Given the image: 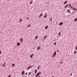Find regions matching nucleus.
Masks as SVG:
<instances>
[{
    "label": "nucleus",
    "mask_w": 77,
    "mask_h": 77,
    "mask_svg": "<svg viewBox=\"0 0 77 77\" xmlns=\"http://www.w3.org/2000/svg\"><path fill=\"white\" fill-rule=\"evenodd\" d=\"M41 72H39L37 73V74H36V75H35V77H38L40 74H41Z\"/></svg>",
    "instance_id": "1"
},
{
    "label": "nucleus",
    "mask_w": 77,
    "mask_h": 77,
    "mask_svg": "<svg viewBox=\"0 0 77 77\" xmlns=\"http://www.w3.org/2000/svg\"><path fill=\"white\" fill-rule=\"evenodd\" d=\"M41 47L40 46H38L37 47V50H39L40 49V48Z\"/></svg>",
    "instance_id": "2"
},
{
    "label": "nucleus",
    "mask_w": 77,
    "mask_h": 77,
    "mask_svg": "<svg viewBox=\"0 0 77 77\" xmlns=\"http://www.w3.org/2000/svg\"><path fill=\"white\" fill-rule=\"evenodd\" d=\"M56 55V51H55L54 53V56H55Z\"/></svg>",
    "instance_id": "3"
},
{
    "label": "nucleus",
    "mask_w": 77,
    "mask_h": 77,
    "mask_svg": "<svg viewBox=\"0 0 77 77\" xmlns=\"http://www.w3.org/2000/svg\"><path fill=\"white\" fill-rule=\"evenodd\" d=\"M24 73H25V72L24 71H23L22 72V74L21 75H24Z\"/></svg>",
    "instance_id": "4"
},
{
    "label": "nucleus",
    "mask_w": 77,
    "mask_h": 77,
    "mask_svg": "<svg viewBox=\"0 0 77 77\" xmlns=\"http://www.w3.org/2000/svg\"><path fill=\"white\" fill-rule=\"evenodd\" d=\"M23 39L22 38H20V41L21 42V43H23Z\"/></svg>",
    "instance_id": "5"
},
{
    "label": "nucleus",
    "mask_w": 77,
    "mask_h": 77,
    "mask_svg": "<svg viewBox=\"0 0 77 77\" xmlns=\"http://www.w3.org/2000/svg\"><path fill=\"white\" fill-rule=\"evenodd\" d=\"M67 12L68 13H70V12H71V11L69 10H67Z\"/></svg>",
    "instance_id": "6"
},
{
    "label": "nucleus",
    "mask_w": 77,
    "mask_h": 77,
    "mask_svg": "<svg viewBox=\"0 0 77 77\" xmlns=\"http://www.w3.org/2000/svg\"><path fill=\"white\" fill-rule=\"evenodd\" d=\"M62 24H63V22H61L59 24V25L60 26H61V25H62Z\"/></svg>",
    "instance_id": "7"
},
{
    "label": "nucleus",
    "mask_w": 77,
    "mask_h": 77,
    "mask_svg": "<svg viewBox=\"0 0 77 77\" xmlns=\"http://www.w3.org/2000/svg\"><path fill=\"white\" fill-rule=\"evenodd\" d=\"M17 46H20V43L19 42L17 43Z\"/></svg>",
    "instance_id": "8"
},
{
    "label": "nucleus",
    "mask_w": 77,
    "mask_h": 77,
    "mask_svg": "<svg viewBox=\"0 0 77 77\" xmlns=\"http://www.w3.org/2000/svg\"><path fill=\"white\" fill-rule=\"evenodd\" d=\"M31 67V66H29L27 68V70H29V69H30V68Z\"/></svg>",
    "instance_id": "9"
},
{
    "label": "nucleus",
    "mask_w": 77,
    "mask_h": 77,
    "mask_svg": "<svg viewBox=\"0 0 77 77\" xmlns=\"http://www.w3.org/2000/svg\"><path fill=\"white\" fill-rule=\"evenodd\" d=\"M43 16V14H41L38 17L39 18H40L41 17H42V16Z\"/></svg>",
    "instance_id": "10"
},
{
    "label": "nucleus",
    "mask_w": 77,
    "mask_h": 77,
    "mask_svg": "<svg viewBox=\"0 0 77 77\" xmlns=\"http://www.w3.org/2000/svg\"><path fill=\"white\" fill-rule=\"evenodd\" d=\"M73 53H74V54H76V53H77V51H75V50H74Z\"/></svg>",
    "instance_id": "11"
},
{
    "label": "nucleus",
    "mask_w": 77,
    "mask_h": 77,
    "mask_svg": "<svg viewBox=\"0 0 77 77\" xmlns=\"http://www.w3.org/2000/svg\"><path fill=\"white\" fill-rule=\"evenodd\" d=\"M34 54H32L31 55H30L31 58H32L33 57V56Z\"/></svg>",
    "instance_id": "12"
},
{
    "label": "nucleus",
    "mask_w": 77,
    "mask_h": 77,
    "mask_svg": "<svg viewBox=\"0 0 77 77\" xmlns=\"http://www.w3.org/2000/svg\"><path fill=\"white\" fill-rule=\"evenodd\" d=\"M5 65H6V63H5L4 64L2 65V67H4V66H5Z\"/></svg>",
    "instance_id": "13"
},
{
    "label": "nucleus",
    "mask_w": 77,
    "mask_h": 77,
    "mask_svg": "<svg viewBox=\"0 0 77 77\" xmlns=\"http://www.w3.org/2000/svg\"><path fill=\"white\" fill-rule=\"evenodd\" d=\"M45 29H48V26H46L45 27Z\"/></svg>",
    "instance_id": "14"
},
{
    "label": "nucleus",
    "mask_w": 77,
    "mask_h": 77,
    "mask_svg": "<svg viewBox=\"0 0 77 77\" xmlns=\"http://www.w3.org/2000/svg\"><path fill=\"white\" fill-rule=\"evenodd\" d=\"M66 3H67V1H66V2H65L63 4H64V5H65V4H66Z\"/></svg>",
    "instance_id": "15"
},
{
    "label": "nucleus",
    "mask_w": 77,
    "mask_h": 77,
    "mask_svg": "<svg viewBox=\"0 0 77 77\" xmlns=\"http://www.w3.org/2000/svg\"><path fill=\"white\" fill-rule=\"evenodd\" d=\"M47 17V15H45L44 17V18H46V17Z\"/></svg>",
    "instance_id": "16"
},
{
    "label": "nucleus",
    "mask_w": 77,
    "mask_h": 77,
    "mask_svg": "<svg viewBox=\"0 0 77 77\" xmlns=\"http://www.w3.org/2000/svg\"><path fill=\"white\" fill-rule=\"evenodd\" d=\"M40 67H41V66H38V67H37V69H39Z\"/></svg>",
    "instance_id": "17"
},
{
    "label": "nucleus",
    "mask_w": 77,
    "mask_h": 77,
    "mask_svg": "<svg viewBox=\"0 0 77 77\" xmlns=\"http://www.w3.org/2000/svg\"><path fill=\"white\" fill-rule=\"evenodd\" d=\"M37 72V69H35V73H36Z\"/></svg>",
    "instance_id": "18"
},
{
    "label": "nucleus",
    "mask_w": 77,
    "mask_h": 77,
    "mask_svg": "<svg viewBox=\"0 0 77 77\" xmlns=\"http://www.w3.org/2000/svg\"><path fill=\"white\" fill-rule=\"evenodd\" d=\"M68 6V4H67V5H66L65 7V8H66Z\"/></svg>",
    "instance_id": "19"
},
{
    "label": "nucleus",
    "mask_w": 77,
    "mask_h": 77,
    "mask_svg": "<svg viewBox=\"0 0 77 77\" xmlns=\"http://www.w3.org/2000/svg\"><path fill=\"white\" fill-rule=\"evenodd\" d=\"M29 74H28V75H30V74H31V72H29Z\"/></svg>",
    "instance_id": "20"
},
{
    "label": "nucleus",
    "mask_w": 77,
    "mask_h": 77,
    "mask_svg": "<svg viewBox=\"0 0 77 77\" xmlns=\"http://www.w3.org/2000/svg\"><path fill=\"white\" fill-rule=\"evenodd\" d=\"M12 66H15V64H13L11 65Z\"/></svg>",
    "instance_id": "21"
},
{
    "label": "nucleus",
    "mask_w": 77,
    "mask_h": 77,
    "mask_svg": "<svg viewBox=\"0 0 77 77\" xmlns=\"http://www.w3.org/2000/svg\"><path fill=\"white\" fill-rule=\"evenodd\" d=\"M32 3H33V2H32V1L31 2L29 3L30 5H31V4H32Z\"/></svg>",
    "instance_id": "22"
},
{
    "label": "nucleus",
    "mask_w": 77,
    "mask_h": 77,
    "mask_svg": "<svg viewBox=\"0 0 77 77\" xmlns=\"http://www.w3.org/2000/svg\"><path fill=\"white\" fill-rule=\"evenodd\" d=\"M47 36H45L44 37V39H45V38H47Z\"/></svg>",
    "instance_id": "23"
},
{
    "label": "nucleus",
    "mask_w": 77,
    "mask_h": 77,
    "mask_svg": "<svg viewBox=\"0 0 77 77\" xmlns=\"http://www.w3.org/2000/svg\"><path fill=\"white\" fill-rule=\"evenodd\" d=\"M75 50H77V46L75 47Z\"/></svg>",
    "instance_id": "24"
},
{
    "label": "nucleus",
    "mask_w": 77,
    "mask_h": 77,
    "mask_svg": "<svg viewBox=\"0 0 77 77\" xmlns=\"http://www.w3.org/2000/svg\"><path fill=\"white\" fill-rule=\"evenodd\" d=\"M77 18H76L75 19L74 21H77Z\"/></svg>",
    "instance_id": "25"
},
{
    "label": "nucleus",
    "mask_w": 77,
    "mask_h": 77,
    "mask_svg": "<svg viewBox=\"0 0 77 77\" xmlns=\"http://www.w3.org/2000/svg\"><path fill=\"white\" fill-rule=\"evenodd\" d=\"M73 10H74V11H75V8H72Z\"/></svg>",
    "instance_id": "26"
},
{
    "label": "nucleus",
    "mask_w": 77,
    "mask_h": 77,
    "mask_svg": "<svg viewBox=\"0 0 77 77\" xmlns=\"http://www.w3.org/2000/svg\"><path fill=\"white\" fill-rule=\"evenodd\" d=\"M21 21H22V19H21L20 20V22H21Z\"/></svg>",
    "instance_id": "27"
},
{
    "label": "nucleus",
    "mask_w": 77,
    "mask_h": 77,
    "mask_svg": "<svg viewBox=\"0 0 77 77\" xmlns=\"http://www.w3.org/2000/svg\"><path fill=\"white\" fill-rule=\"evenodd\" d=\"M69 6H71V4H69L68 5Z\"/></svg>",
    "instance_id": "28"
},
{
    "label": "nucleus",
    "mask_w": 77,
    "mask_h": 77,
    "mask_svg": "<svg viewBox=\"0 0 77 77\" xmlns=\"http://www.w3.org/2000/svg\"><path fill=\"white\" fill-rule=\"evenodd\" d=\"M73 8V7L72 6H71L69 7V8Z\"/></svg>",
    "instance_id": "29"
},
{
    "label": "nucleus",
    "mask_w": 77,
    "mask_h": 77,
    "mask_svg": "<svg viewBox=\"0 0 77 77\" xmlns=\"http://www.w3.org/2000/svg\"><path fill=\"white\" fill-rule=\"evenodd\" d=\"M52 20H53V19L51 18V19H50V21H52Z\"/></svg>",
    "instance_id": "30"
},
{
    "label": "nucleus",
    "mask_w": 77,
    "mask_h": 77,
    "mask_svg": "<svg viewBox=\"0 0 77 77\" xmlns=\"http://www.w3.org/2000/svg\"><path fill=\"white\" fill-rule=\"evenodd\" d=\"M56 42H54V45H56Z\"/></svg>",
    "instance_id": "31"
},
{
    "label": "nucleus",
    "mask_w": 77,
    "mask_h": 77,
    "mask_svg": "<svg viewBox=\"0 0 77 77\" xmlns=\"http://www.w3.org/2000/svg\"><path fill=\"white\" fill-rule=\"evenodd\" d=\"M11 75H9L8 76V77H11Z\"/></svg>",
    "instance_id": "32"
},
{
    "label": "nucleus",
    "mask_w": 77,
    "mask_h": 77,
    "mask_svg": "<svg viewBox=\"0 0 77 77\" xmlns=\"http://www.w3.org/2000/svg\"><path fill=\"white\" fill-rule=\"evenodd\" d=\"M38 36H36L35 37V39H37V38H38Z\"/></svg>",
    "instance_id": "33"
},
{
    "label": "nucleus",
    "mask_w": 77,
    "mask_h": 77,
    "mask_svg": "<svg viewBox=\"0 0 77 77\" xmlns=\"http://www.w3.org/2000/svg\"><path fill=\"white\" fill-rule=\"evenodd\" d=\"M31 26V25L30 24H29V25H28V27H29V26Z\"/></svg>",
    "instance_id": "34"
},
{
    "label": "nucleus",
    "mask_w": 77,
    "mask_h": 77,
    "mask_svg": "<svg viewBox=\"0 0 77 77\" xmlns=\"http://www.w3.org/2000/svg\"><path fill=\"white\" fill-rule=\"evenodd\" d=\"M59 35H60V32H59Z\"/></svg>",
    "instance_id": "35"
},
{
    "label": "nucleus",
    "mask_w": 77,
    "mask_h": 77,
    "mask_svg": "<svg viewBox=\"0 0 77 77\" xmlns=\"http://www.w3.org/2000/svg\"><path fill=\"white\" fill-rule=\"evenodd\" d=\"M72 73H71L70 75V76H72Z\"/></svg>",
    "instance_id": "36"
},
{
    "label": "nucleus",
    "mask_w": 77,
    "mask_h": 77,
    "mask_svg": "<svg viewBox=\"0 0 77 77\" xmlns=\"http://www.w3.org/2000/svg\"><path fill=\"white\" fill-rule=\"evenodd\" d=\"M1 51V50H0V54H1V53H2V51Z\"/></svg>",
    "instance_id": "37"
},
{
    "label": "nucleus",
    "mask_w": 77,
    "mask_h": 77,
    "mask_svg": "<svg viewBox=\"0 0 77 77\" xmlns=\"http://www.w3.org/2000/svg\"><path fill=\"white\" fill-rule=\"evenodd\" d=\"M25 74L26 75H27V72H26V73H25Z\"/></svg>",
    "instance_id": "38"
},
{
    "label": "nucleus",
    "mask_w": 77,
    "mask_h": 77,
    "mask_svg": "<svg viewBox=\"0 0 77 77\" xmlns=\"http://www.w3.org/2000/svg\"><path fill=\"white\" fill-rule=\"evenodd\" d=\"M57 52H59V50H57Z\"/></svg>",
    "instance_id": "39"
},
{
    "label": "nucleus",
    "mask_w": 77,
    "mask_h": 77,
    "mask_svg": "<svg viewBox=\"0 0 77 77\" xmlns=\"http://www.w3.org/2000/svg\"><path fill=\"white\" fill-rule=\"evenodd\" d=\"M75 11H77V8L75 9Z\"/></svg>",
    "instance_id": "40"
},
{
    "label": "nucleus",
    "mask_w": 77,
    "mask_h": 77,
    "mask_svg": "<svg viewBox=\"0 0 77 77\" xmlns=\"http://www.w3.org/2000/svg\"><path fill=\"white\" fill-rule=\"evenodd\" d=\"M62 63H63V62H62L60 63V64H62Z\"/></svg>",
    "instance_id": "41"
},
{
    "label": "nucleus",
    "mask_w": 77,
    "mask_h": 77,
    "mask_svg": "<svg viewBox=\"0 0 77 77\" xmlns=\"http://www.w3.org/2000/svg\"><path fill=\"white\" fill-rule=\"evenodd\" d=\"M35 75V74L34 73L32 74V75Z\"/></svg>",
    "instance_id": "42"
},
{
    "label": "nucleus",
    "mask_w": 77,
    "mask_h": 77,
    "mask_svg": "<svg viewBox=\"0 0 77 77\" xmlns=\"http://www.w3.org/2000/svg\"><path fill=\"white\" fill-rule=\"evenodd\" d=\"M26 20H29V18L28 17H27V18H26Z\"/></svg>",
    "instance_id": "43"
},
{
    "label": "nucleus",
    "mask_w": 77,
    "mask_h": 77,
    "mask_svg": "<svg viewBox=\"0 0 77 77\" xmlns=\"http://www.w3.org/2000/svg\"><path fill=\"white\" fill-rule=\"evenodd\" d=\"M38 77H41V76H38Z\"/></svg>",
    "instance_id": "44"
},
{
    "label": "nucleus",
    "mask_w": 77,
    "mask_h": 77,
    "mask_svg": "<svg viewBox=\"0 0 77 77\" xmlns=\"http://www.w3.org/2000/svg\"><path fill=\"white\" fill-rule=\"evenodd\" d=\"M52 77H54V76H52Z\"/></svg>",
    "instance_id": "45"
}]
</instances>
